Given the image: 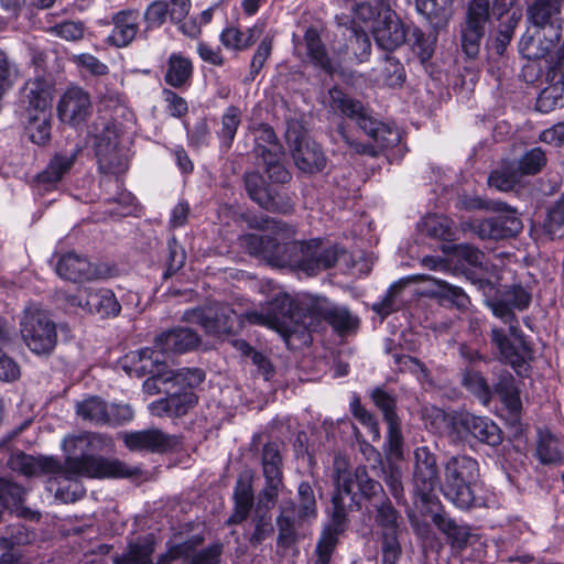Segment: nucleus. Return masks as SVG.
I'll return each mask as SVG.
<instances>
[{"instance_id": "13", "label": "nucleus", "mask_w": 564, "mask_h": 564, "mask_svg": "<svg viewBox=\"0 0 564 564\" xmlns=\"http://www.w3.org/2000/svg\"><path fill=\"white\" fill-rule=\"evenodd\" d=\"M488 18L489 0H473L460 30L462 50L469 58L476 57L479 53Z\"/></svg>"}, {"instance_id": "3", "label": "nucleus", "mask_w": 564, "mask_h": 564, "mask_svg": "<svg viewBox=\"0 0 564 564\" xmlns=\"http://www.w3.org/2000/svg\"><path fill=\"white\" fill-rule=\"evenodd\" d=\"M328 97L329 107L335 113L356 121L373 141V143L358 142L348 134L343 123L339 124L338 134L355 153L376 158L381 151L398 147L401 142L400 130L394 124L384 123L371 117L361 101L350 97L340 88H330Z\"/></svg>"}, {"instance_id": "8", "label": "nucleus", "mask_w": 564, "mask_h": 564, "mask_svg": "<svg viewBox=\"0 0 564 564\" xmlns=\"http://www.w3.org/2000/svg\"><path fill=\"white\" fill-rule=\"evenodd\" d=\"M183 319L200 325L206 334L217 336L236 334L243 327L242 318L227 304L186 311Z\"/></svg>"}, {"instance_id": "35", "label": "nucleus", "mask_w": 564, "mask_h": 564, "mask_svg": "<svg viewBox=\"0 0 564 564\" xmlns=\"http://www.w3.org/2000/svg\"><path fill=\"white\" fill-rule=\"evenodd\" d=\"M262 30L258 26L249 28L246 31H241L236 26H229L223 30L220 33L221 44L236 51H243L251 45L261 36Z\"/></svg>"}, {"instance_id": "25", "label": "nucleus", "mask_w": 564, "mask_h": 564, "mask_svg": "<svg viewBox=\"0 0 564 564\" xmlns=\"http://www.w3.org/2000/svg\"><path fill=\"white\" fill-rule=\"evenodd\" d=\"M291 142V137L289 135ZM292 156L296 166L306 173H317L326 166V158L319 144L304 137H296L292 141Z\"/></svg>"}, {"instance_id": "30", "label": "nucleus", "mask_w": 564, "mask_h": 564, "mask_svg": "<svg viewBox=\"0 0 564 564\" xmlns=\"http://www.w3.org/2000/svg\"><path fill=\"white\" fill-rule=\"evenodd\" d=\"M235 508L226 521L227 525L240 524L246 521L253 506V490L251 477L240 476L234 489Z\"/></svg>"}, {"instance_id": "31", "label": "nucleus", "mask_w": 564, "mask_h": 564, "mask_svg": "<svg viewBox=\"0 0 564 564\" xmlns=\"http://www.w3.org/2000/svg\"><path fill=\"white\" fill-rule=\"evenodd\" d=\"M542 29H534L531 33L528 30L521 37L519 43V51L527 59H541L547 55L552 46L558 40H553L552 34H542Z\"/></svg>"}, {"instance_id": "19", "label": "nucleus", "mask_w": 564, "mask_h": 564, "mask_svg": "<svg viewBox=\"0 0 564 564\" xmlns=\"http://www.w3.org/2000/svg\"><path fill=\"white\" fill-rule=\"evenodd\" d=\"M124 446L131 452L166 453L180 442L174 435L159 429L124 432L121 435Z\"/></svg>"}, {"instance_id": "49", "label": "nucleus", "mask_w": 564, "mask_h": 564, "mask_svg": "<svg viewBox=\"0 0 564 564\" xmlns=\"http://www.w3.org/2000/svg\"><path fill=\"white\" fill-rule=\"evenodd\" d=\"M261 460L264 478L283 477L282 456L276 443H267L263 446Z\"/></svg>"}, {"instance_id": "60", "label": "nucleus", "mask_w": 564, "mask_h": 564, "mask_svg": "<svg viewBox=\"0 0 564 564\" xmlns=\"http://www.w3.org/2000/svg\"><path fill=\"white\" fill-rule=\"evenodd\" d=\"M223 553V545L220 543L212 544L198 552H194V546L191 543L188 556H182L188 561V564H218Z\"/></svg>"}, {"instance_id": "53", "label": "nucleus", "mask_w": 564, "mask_h": 564, "mask_svg": "<svg viewBox=\"0 0 564 564\" xmlns=\"http://www.w3.org/2000/svg\"><path fill=\"white\" fill-rule=\"evenodd\" d=\"M536 456L544 464H560L562 454L558 449L557 440L551 434L541 435L538 446Z\"/></svg>"}, {"instance_id": "50", "label": "nucleus", "mask_w": 564, "mask_h": 564, "mask_svg": "<svg viewBox=\"0 0 564 564\" xmlns=\"http://www.w3.org/2000/svg\"><path fill=\"white\" fill-rule=\"evenodd\" d=\"M24 495L25 490L23 487L0 478V505L4 509L18 511L24 500Z\"/></svg>"}, {"instance_id": "16", "label": "nucleus", "mask_w": 564, "mask_h": 564, "mask_svg": "<svg viewBox=\"0 0 564 564\" xmlns=\"http://www.w3.org/2000/svg\"><path fill=\"white\" fill-rule=\"evenodd\" d=\"M415 466L413 474L414 492L426 503L440 485L436 457L426 446L417 447L414 452Z\"/></svg>"}, {"instance_id": "41", "label": "nucleus", "mask_w": 564, "mask_h": 564, "mask_svg": "<svg viewBox=\"0 0 564 564\" xmlns=\"http://www.w3.org/2000/svg\"><path fill=\"white\" fill-rule=\"evenodd\" d=\"M435 525L451 540L453 546L466 545L470 532L467 525L458 524L455 520L445 514L436 513L433 517Z\"/></svg>"}, {"instance_id": "28", "label": "nucleus", "mask_w": 564, "mask_h": 564, "mask_svg": "<svg viewBox=\"0 0 564 564\" xmlns=\"http://www.w3.org/2000/svg\"><path fill=\"white\" fill-rule=\"evenodd\" d=\"M197 403L196 394L191 390L183 392L169 393L166 398L154 401L150 404V410L156 416H182L194 408Z\"/></svg>"}, {"instance_id": "61", "label": "nucleus", "mask_w": 564, "mask_h": 564, "mask_svg": "<svg viewBox=\"0 0 564 564\" xmlns=\"http://www.w3.org/2000/svg\"><path fill=\"white\" fill-rule=\"evenodd\" d=\"M339 533L324 529L316 545L317 560L315 564H329L338 543Z\"/></svg>"}, {"instance_id": "58", "label": "nucleus", "mask_w": 564, "mask_h": 564, "mask_svg": "<svg viewBox=\"0 0 564 564\" xmlns=\"http://www.w3.org/2000/svg\"><path fill=\"white\" fill-rule=\"evenodd\" d=\"M405 79L403 65L399 59L387 56L381 70V82L388 87L401 86Z\"/></svg>"}, {"instance_id": "7", "label": "nucleus", "mask_w": 564, "mask_h": 564, "mask_svg": "<svg viewBox=\"0 0 564 564\" xmlns=\"http://www.w3.org/2000/svg\"><path fill=\"white\" fill-rule=\"evenodd\" d=\"M20 334L29 350L37 356L51 355L57 345V325L50 313L37 304L23 310Z\"/></svg>"}, {"instance_id": "18", "label": "nucleus", "mask_w": 564, "mask_h": 564, "mask_svg": "<svg viewBox=\"0 0 564 564\" xmlns=\"http://www.w3.org/2000/svg\"><path fill=\"white\" fill-rule=\"evenodd\" d=\"M311 308L310 322L321 317L326 321L338 334L352 332L359 326V318L345 306L330 303L326 297L313 296L308 303Z\"/></svg>"}, {"instance_id": "44", "label": "nucleus", "mask_w": 564, "mask_h": 564, "mask_svg": "<svg viewBox=\"0 0 564 564\" xmlns=\"http://www.w3.org/2000/svg\"><path fill=\"white\" fill-rule=\"evenodd\" d=\"M431 281H433L437 286L435 295L440 300L448 302L449 304H452L453 306L457 307L460 311L467 308V306L469 305V297L463 291L462 288L449 284L446 281L438 279H431Z\"/></svg>"}, {"instance_id": "27", "label": "nucleus", "mask_w": 564, "mask_h": 564, "mask_svg": "<svg viewBox=\"0 0 564 564\" xmlns=\"http://www.w3.org/2000/svg\"><path fill=\"white\" fill-rule=\"evenodd\" d=\"M166 364L161 359L160 355L151 348H143L139 351V366L135 369L140 375H150L151 377L144 381V388L148 391L158 390L159 383H169V371H165Z\"/></svg>"}, {"instance_id": "26", "label": "nucleus", "mask_w": 564, "mask_h": 564, "mask_svg": "<svg viewBox=\"0 0 564 564\" xmlns=\"http://www.w3.org/2000/svg\"><path fill=\"white\" fill-rule=\"evenodd\" d=\"M200 343L199 336L188 327H174L158 335L154 347L160 352L184 354L195 349Z\"/></svg>"}, {"instance_id": "63", "label": "nucleus", "mask_w": 564, "mask_h": 564, "mask_svg": "<svg viewBox=\"0 0 564 564\" xmlns=\"http://www.w3.org/2000/svg\"><path fill=\"white\" fill-rule=\"evenodd\" d=\"M8 465L12 470L19 471L25 476L36 475L43 469L40 462L22 452L12 454L8 460Z\"/></svg>"}, {"instance_id": "48", "label": "nucleus", "mask_w": 564, "mask_h": 564, "mask_svg": "<svg viewBox=\"0 0 564 564\" xmlns=\"http://www.w3.org/2000/svg\"><path fill=\"white\" fill-rule=\"evenodd\" d=\"M34 533L22 523L10 524L4 535L0 536V550L9 551L14 545H24L33 541Z\"/></svg>"}, {"instance_id": "29", "label": "nucleus", "mask_w": 564, "mask_h": 564, "mask_svg": "<svg viewBox=\"0 0 564 564\" xmlns=\"http://www.w3.org/2000/svg\"><path fill=\"white\" fill-rule=\"evenodd\" d=\"M194 66L189 57L172 53L166 61L164 82L174 89L186 90L193 79Z\"/></svg>"}, {"instance_id": "32", "label": "nucleus", "mask_w": 564, "mask_h": 564, "mask_svg": "<svg viewBox=\"0 0 564 564\" xmlns=\"http://www.w3.org/2000/svg\"><path fill=\"white\" fill-rule=\"evenodd\" d=\"M78 150L65 153H56L44 171L37 175V182L45 186L58 183L63 176L73 167L77 159Z\"/></svg>"}, {"instance_id": "45", "label": "nucleus", "mask_w": 564, "mask_h": 564, "mask_svg": "<svg viewBox=\"0 0 564 564\" xmlns=\"http://www.w3.org/2000/svg\"><path fill=\"white\" fill-rule=\"evenodd\" d=\"M520 174L513 164L502 166L489 174L488 185L501 192H509L520 182Z\"/></svg>"}, {"instance_id": "43", "label": "nucleus", "mask_w": 564, "mask_h": 564, "mask_svg": "<svg viewBox=\"0 0 564 564\" xmlns=\"http://www.w3.org/2000/svg\"><path fill=\"white\" fill-rule=\"evenodd\" d=\"M423 227L427 236L444 241L454 240L453 220L444 215L432 214L424 218Z\"/></svg>"}, {"instance_id": "11", "label": "nucleus", "mask_w": 564, "mask_h": 564, "mask_svg": "<svg viewBox=\"0 0 564 564\" xmlns=\"http://www.w3.org/2000/svg\"><path fill=\"white\" fill-rule=\"evenodd\" d=\"M452 431L462 438L469 435L490 446H497L502 441L499 426L490 419L477 416L469 412L456 413L448 421Z\"/></svg>"}, {"instance_id": "54", "label": "nucleus", "mask_w": 564, "mask_h": 564, "mask_svg": "<svg viewBox=\"0 0 564 564\" xmlns=\"http://www.w3.org/2000/svg\"><path fill=\"white\" fill-rule=\"evenodd\" d=\"M406 41L411 43L422 62L427 61L432 56L434 52V40L419 28L409 26Z\"/></svg>"}, {"instance_id": "4", "label": "nucleus", "mask_w": 564, "mask_h": 564, "mask_svg": "<svg viewBox=\"0 0 564 564\" xmlns=\"http://www.w3.org/2000/svg\"><path fill=\"white\" fill-rule=\"evenodd\" d=\"M64 447L73 448L74 454L80 456H67L65 470L76 476L90 478H126L132 476L130 468L118 459H107L101 456L90 455L89 452L102 451L111 445V438L99 433H83L67 436L63 441Z\"/></svg>"}, {"instance_id": "57", "label": "nucleus", "mask_w": 564, "mask_h": 564, "mask_svg": "<svg viewBox=\"0 0 564 564\" xmlns=\"http://www.w3.org/2000/svg\"><path fill=\"white\" fill-rule=\"evenodd\" d=\"M463 386L477 395L484 403L490 400V389L485 378L473 369H466L463 375Z\"/></svg>"}, {"instance_id": "42", "label": "nucleus", "mask_w": 564, "mask_h": 564, "mask_svg": "<svg viewBox=\"0 0 564 564\" xmlns=\"http://www.w3.org/2000/svg\"><path fill=\"white\" fill-rule=\"evenodd\" d=\"M345 48L344 54L347 59L362 63L370 55L371 42L367 33L354 30L347 39Z\"/></svg>"}, {"instance_id": "40", "label": "nucleus", "mask_w": 564, "mask_h": 564, "mask_svg": "<svg viewBox=\"0 0 564 564\" xmlns=\"http://www.w3.org/2000/svg\"><path fill=\"white\" fill-rule=\"evenodd\" d=\"M495 393L499 397L511 414L517 415L520 413L522 402L512 376L501 377L495 384Z\"/></svg>"}, {"instance_id": "38", "label": "nucleus", "mask_w": 564, "mask_h": 564, "mask_svg": "<svg viewBox=\"0 0 564 564\" xmlns=\"http://www.w3.org/2000/svg\"><path fill=\"white\" fill-rule=\"evenodd\" d=\"M417 11L438 26L451 17L453 0H415Z\"/></svg>"}, {"instance_id": "15", "label": "nucleus", "mask_w": 564, "mask_h": 564, "mask_svg": "<svg viewBox=\"0 0 564 564\" xmlns=\"http://www.w3.org/2000/svg\"><path fill=\"white\" fill-rule=\"evenodd\" d=\"M502 6L508 9L514 0H502ZM564 0H533L528 6V21L534 29L546 30L553 40H560L562 35V7Z\"/></svg>"}, {"instance_id": "64", "label": "nucleus", "mask_w": 564, "mask_h": 564, "mask_svg": "<svg viewBox=\"0 0 564 564\" xmlns=\"http://www.w3.org/2000/svg\"><path fill=\"white\" fill-rule=\"evenodd\" d=\"M253 531L247 538L248 542L252 546L260 545L264 540H267L273 533V525L271 522V518L267 514H256L252 519Z\"/></svg>"}, {"instance_id": "39", "label": "nucleus", "mask_w": 564, "mask_h": 564, "mask_svg": "<svg viewBox=\"0 0 564 564\" xmlns=\"http://www.w3.org/2000/svg\"><path fill=\"white\" fill-rule=\"evenodd\" d=\"M372 507L376 509L375 522L381 529L380 532H400L401 516L389 498L373 502Z\"/></svg>"}, {"instance_id": "51", "label": "nucleus", "mask_w": 564, "mask_h": 564, "mask_svg": "<svg viewBox=\"0 0 564 564\" xmlns=\"http://www.w3.org/2000/svg\"><path fill=\"white\" fill-rule=\"evenodd\" d=\"M39 115H30L31 118L26 129L33 143L44 145L51 138V118L46 112Z\"/></svg>"}, {"instance_id": "14", "label": "nucleus", "mask_w": 564, "mask_h": 564, "mask_svg": "<svg viewBox=\"0 0 564 564\" xmlns=\"http://www.w3.org/2000/svg\"><path fill=\"white\" fill-rule=\"evenodd\" d=\"M66 301L70 306L98 314L101 318L116 317L121 311L119 301L109 289H80L74 294L66 295Z\"/></svg>"}, {"instance_id": "36", "label": "nucleus", "mask_w": 564, "mask_h": 564, "mask_svg": "<svg viewBox=\"0 0 564 564\" xmlns=\"http://www.w3.org/2000/svg\"><path fill=\"white\" fill-rule=\"evenodd\" d=\"M304 43L306 46L307 56L310 57L311 62L324 69L326 73L332 74L334 72V66L316 29L308 28L305 31Z\"/></svg>"}, {"instance_id": "23", "label": "nucleus", "mask_w": 564, "mask_h": 564, "mask_svg": "<svg viewBox=\"0 0 564 564\" xmlns=\"http://www.w3.org/2000/svg\"><path fill=\"white\" fill-rule=\"evenodd\" d=\"M336 491L332 497V523L325 529L341 534L345 531L347 522V503L345 498H349L350 503L355 502L352 496V479L337 469L335 477Z\"/></svg>"}, {"instance_id": "55", "label": "nucleus", "mask_w": 564, "mask_h": 564, "mask_svg": "<svg viewBox=\"0 0 564 564\" xmlns=\"http://www.w3.org/2000/svg\"><path fill=\"white\" fill-rule=\"evenodd\" d=\"M170 382L193 391L205 380V372L199 368H183L176 372L169 371Z\"/></svg>"}, {"instance_id": "1", "label": "nucleus", "mask_w": 564, "mask_h": 564, "mask_svg": "<svg viewBox=\"0 0 564 564\" xmlns=\"http://www.w3.org/2000/svg\"><path fill=\"white\" fill-rule=\"evenodd\" d=\"M247 251L276 267H296L307 275L328 270L343 251L336 245L312 239L303 242H279L276 237L247 234L242 237Z\"/></svg>"}, {"instance_id": "56", "label": "nucleus", "mask_w": 564, "mask_h": 564, "mask_svg": "<svg viewBox=\"0 0 564 564\" xmlns=\"http://www.w3.org/2000/svg\"><path fill=\"white\" fill-rule=\"evenodd\" d=\"M564 226V200L556 202L550 207L544 221V231L551 239L560 238L563 235Z\"/></svg>"}, {"instance_id": "21", "label": "nucleus", "mask_w": 564, "mask_h": 564, "mask_svg": "<svg viewBox=\"0 0 564 564\" xmlns=\"http://www.w3.org/2000/svg\"><path fill=\"white\" fill-rule=\"evenodd\" d=\"M54 95V85L44 77H34L26 80L20 90V100L25 110L44 113L52 105Z\"/></svg>"}, {"instance_id": "33", "label": "nucleus", "mask_w": 564, "mask_h": 564, "mask_svg": "<svg viewBox=\"0 0 564 564\" xmlns=\"http://www.w3.org/2000/svg\"><path fill=\"white\" fill-rule=\"evenodd\" d=\"M340 473L352 479V488L356 486L360 495L372 506L373 502H380L388 498L381 484L369 477L365 466H358L352 475L345 470H340Z\"/></svg>"}, {"instance_id": "59", "label": "nucleus", "mask_w": 564, "mask_h": 564, "mask_svg": "<svg viewBox=\"0 0 564 564\" xmlns=\"http://www.w3.org/2000/svg\"><path fill=\"white\" fill-rule=\"evenodd\" d=\"M284 152L282 151L281 154H278L273 156L272 154H269L268 156L260 158L265 166V173L268 174L269 178L274 183H281L284 184L289 182L291 178L290 172L285 169L282 159H283Z\"/></svg>"}, {"instance_id": "46", "label": "nucleus", "mask_w": 564, "mask_h": 564, "mask_svg": "<svg viewBox=\"0 0 564 564\" xmlns=\"http://www.w3.org/2000/svg\"><path fill=\"white\" fill-rule=\"evenodd\" d=\"M399 534L400 532H380L378 543L382 564H397L399 562L402 554Z\"/></svg>"}, {"instance_id": "62", "label": "nucleus", "mask_w": 564, "mask_h": 564, "mask_svg": "<svg viewBox=\"0 0 564 564\" xmlns=\"http://www.w3.org/2000/svg\"><path fill=\"white\" fill-rule=\"evenodd\" d=\"M143 17L148 29H158L162 26L169 18V2L165 0H155L151 2L147 7Z\"/></svg>"}, {"instance_id": "37", "label": "nucleus", "mask_w": 564, "mask_h": 564, "mask_svg": "<svg viewBox=\"0 0 564 564\" xmlns=\"http://www.w3.org/2000/svg\"><path fill=\"white\" fill-rule=\"evenodd\" d=\"M254 134V153L258 158L268 156L272 154L273 156L281 154L283 149L279 143L278 138L273 128L268 123H260L253 129Z\"/></svg>"}, {"instance_id": "47", "label": "nucleus", "mask_w": 564, "mask_h": 564, "mask_svg": "<svg viewBox=\"0 0 564 564\" xmlns=\"http://www.w3.org/2000/svg\"><path fill=\"white\" fill-rule=\"evenodd\" d=\"M546 164V154L541 148H533L527 151L521 159L514 163L520 176L538 174Z\"/></svg>"}, {"instance_id": "52", "label": "nucleus", "mask_w": 564, "mask_h": 564, "mask_svg": "<svg viewBox=\"0 0 564 564\" xmlns=\"http://www.w3.org/2000/svg\"><path fill=\"white\" fill-rule=\"evenodd\" d=\"M299 511L297 516L302 520H311L317 517L316 500L312 486L303 481L297 488Z\"/></svg>"}, {"instance_id": "6", "label": "nucleus", "mask_w": 564, "mask_h": 564, "mask_svg": "<svg viewBox=\"0 0 564 564\" xmlns=\"http://www.w3.org/2000/svg\"><path fill=\"white\" fill-rule=\"evenodd\" d=\"M311 300H313L311 295L293 297L285 292H280L268 302L271 317L276 319L274 330L283 336L286 344L292 337H297L304 344L311 341V308L307 304Z\"/></svg>"}, {"instance_id": "10", "label": "nucleus", "mask_w": 564, "mask_h": 564, "mask_svg": "<svg viewBox=\"0 0 564 564\" xmlns=\"http://www.w3.org/2000/svg\"><path fill=\"white\" fill-rule=\"evenodd\" d=\"M76 413L96 425L118 426L130 422L134 412L128 404H108L99 397H88L76 404Z\"/></svg>"}, {"instance_id": "9", "label": "nucleus", "mask_w": 564, "mask_h": 564, "mask_svg": "<svg viewBox=\"0 0 564 564\" xmlns=\"http://www.w3.org/2000/svg\"><path fill=\"white\" fill-rule=\"evenodd\" d=\"M475 207H486L499 212L498 215L486 218L476 219L470 223V229L480 239L500 240L514 237L522 230V221L516 215V210L507 206L502 202H492L490 206H484L480 203L474 205Z\"/></svg>"}, {"instance_id": "2", "label": "nucleus", "mask_w": 564, "mask_h": 564, "mask_svg": "<svg viewBox=\"0 0 564 564\" xmlns=\"http://www.w3.org/2000/svg\"><path fill=\"white\" fill-rule=\"evenodd\" d=\"M531 293L520 284H512L498 291L496 296L487 301L492 314L509 325L508 333L497 326L490 330V341L497 348L500 359L509 364L516 371L532 358L533 349L519 327L514 310L524 311L531 304Z\"/></svg>"}, {"instance_id": "5", "label": "nucleus", "mask_w": 564, "mask_h": 564, "mask_svg": "<svg viewBox=\"0 0 564 564\" xmlns=\"http://www.w3.org/2000/svg\"><path fill=\"white\" fill-rule=\"evenodd\" d=\"M479 476V464L475 458L452 456L444 466V496L464 510L485 506V499L477 494Z\"/></svg>"}, {"instance_id": "17", "label": "nucleus", "mask_w": 564, "mask_h": 564, "mask_svg": "<svg viewBox=\"0 0 564 564\" xmlns=\"http://www.w3.org/2000/svg\"><path fill=\"white\" fill-rule=\"evenodd\" d=\"M93 105L88 91L78 86L68 87L57 102V116L63 123L77 127L91 115Z\"/></svg>"}, {"instance_id": "20", "label": "nucleus", "mask_w": 564, "mask_h": 564, "mask_svg": "<svg viewBox=\"0 0 564 564\" xmlns=\"http://www.w3.org/2000/svg\"><path fill=\"white\" fill-rule=\"evenodd\" d=\"M56 273L65 280L82 282L108 278L110 270L105 265L93 267L86 258L68 252L59 258L56 264Z\"/></svg>"}, {"instance_id": "24", "label": "nucleus", "mask_w": 564, "mask_h": 564, "mask_svg": "<svg viewBox=\"0 0 564 564\" xmlns=\"http://www.w3.org/2000/svg\"><path fill=\"white\" fill-rule=\"evenodd\" d=\"M113 29L106 42L115 47H126L133 42L140 29V12L137 9H124L112 14Z\"/></svg>"}, {"instance_id": "12", "label": "nucleus", "mask_w": 564, "mask_h": 564, "mask_svg": "<svg viewBox=\"0 0 564 564\" xmlns=\"http://www.w3.org/2000/svg\"><path fill=\"white\" fill-rule=\"evenodd\" d=\"M371 33L380 48L391 52L406 42L409 26L389 6H381L373 19Z\"/></svg>"}, {"instance_id": "22", "label": "nucleus", "mask_w": 564, "mask_h": 564, "mask_svg": "<svg viewBox=\"0 0 564 564\" xmlns=\"http://www.w3.org/2000/svg\"><path fill=\"white\" fill-rule=\"evenodd\" d=\"M243 181L249 197L262 208L273 213H286L289 210L290 204L282 202L276 192L267 186L264 178L258 172L246 173Z\"/></svg>"}, {"instance_id": "34", "label": "nucleus", "mask_w": 564, "mask_h": 564, "mask_svg": "<svg viewBox=\"0 0 564 564\" xmlns=\"http://www.w3.org/2000/svg\"><path fill=\"white\" fill-rule=\"evenodd\" d=\"M241 119L242 112L239 107L230 105L225 109L220 117V128L216 131L221 150L228 151L231 148Z\"/></svg>"}]
</instances>
